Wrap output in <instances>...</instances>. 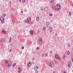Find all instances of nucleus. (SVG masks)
<instances>
[{
  "label": "nucleus",
  "mask_w": 73,
  "mask_h": 73,
  "mask_svg": "<svg viewBox=\"0 0 73 73\" xmlns=\"http://www.w3.org/2000/svg\"><path fill=\"white\" fill-rule=\"evenodd\" d=\"M45 28H46L45 27H44V29H43V30L44 31L45 30Z\"/></svg>",
  "instance_id": "28"
},
{
  "label": "nucleus",
  "mask_w": 73,
  "mask_h": 73,
  "mask_svg": "<svg viewBox=\"0 0 73 73\" xmlns=\"http://www.w3.org/2000/svg\"><path fill=\"white\" fill-rule=\"evenodd\" d=\"M64 59L65 58V56H64Z\"/></svg>",
  "instance_id": "40"
},
{
  "label": "nucleus",
  "mask_w": 73,
  "mask_h": 73,
  "mask_svg": "<svg viewBox=\"0 0 73 73\" xmlns=\"http://www.w3.org/2000/svg\"><path fill=\"white\" fill-rule=\"evenodd\" d=\"M10 62H11V63H12V62H11V60H10Z\"/></svg>",
  "instance_id": "48"
},
{
  "label": "nucleus",
  "mask_w": 73,
  "mask_h": 73,
  "mask_svg": "<svg viewBox=\"0 0 73 73\" xmlns=\"http://www.w3.org/2000/svg\"><path fill=\"white\" fill-rule=\"evenodd\" d=\"M61 7V5L60 4H58L56 5V6L55 7V9L56 11H58L59 10H60V7Z\"/></svg>",
  "instance_id": "1"
},
{
  "label": "nucleus",
  "mask_w": 73,
  "mask_h": 73,
  "mask_svg": "<svg viewBox=\"0 0 73 73\" xmlns=\"http://www.w3.org/2000/svg\"><path fill=\"white\" fill-rule=\"evenodd\" d=\"M53 73H55V71H54L53 72Z\"/></svg>",
  "instance_id": "45"
},
{
  "label": "nucleus",
  "mask_w": 73,
  "mask_h": 73,
  "mask_svg": "<svg viewBox=\"0 0 73 73\" xmlns=\"http://www.w3.org/2000/svg\"><path fill=\"white\" fill-rule=\"evenodd\" d=\"M38 71H36V72H35V73H38Z\"/></svg>",
  "instance_id": "30"
},
{
  "label": "nucleus",
  "mask_w": 73,
  "mask_h": 73,
  "mask_svg": "<svg viewBox=\"0 0 73 73\" xmlns=\"http://www.w3.org/2000/svg\"><path fill=\"white\" fill-rule=\"evenodd\" d=\"M8 61H7V62H8Z\"/></svg>",
  "instance_id": "54"
},
{
  "label": "nucleus",
  "mask_w": 73,
  "mask_h": 73,
  "mask_svg": "<svg viewBox=\"0 0 73 73\" xmlns=\"http://www.w3.org/2000/svg\"><path fill=\"white\" fill-rule=\"evenodd\" d=\"M42 11H43V9H42Z\"/></svg>",
  "instance_id": "52"
},
{
  "label": "nucleus",
  "mask_w": 73,
  "mask_h": 73,
  "mask_svg": "<svg viewBox=\"0 0 73 73\" xmlns=\"http://www.w3.org/2000/svg\"><path fill=\"white\" fill-rule=\"evenodd\" d=\"M11 42V37H10V39H9V42Z\"/></svg>",
  "instance_id": "16"
},
{
  "label": "nucleus",
  "mask_w": 73,
  "mask_h": 73,
  "mask_svg": "<svg viewBox=\"0 0 73 73\" xmlns=\"http://www.w3.org/2000/svg\"><path fill=\"white\" fill-rule=\"evenodd\" d=\"M54 0H52L51 2H54Z\"/></svg>",
  "instance_id": "34"
},
{
  "label": "nucleus",
  "mask_w": 73,
  "mask_h": 73,
  "mask_svg": "<svg viewBox=\"0 0 73 73\" xmlns=\"http://www.w3.org/2000/svg\"><path fill=\"white\" fill-rule=\"evenodd\" d=\"M72 6H73V4H72Z\"/></svg>",
  "instance_id": "53"
},
{
  "label": "nucleus",
  "mask_w": 73,
  "mask_h": 73,
  "mask_svg": "<svg viewBox=\"0 0 73 73\" xmlns=\"http://www.w3.org/2000/svg\"><path fill=\"white\" fill-rule=\"evenodd\" d=\"M72 62H73V59H72Z\"/></svg>",
  "instance_id": "50"
},
{
  "label": "nucleus",
  "mask_w": 73,
  "mask_h": 73,
  "mask_svg": "<svg viewBox=\"0 0 73 73\" xmlns=\"http://www.w3.org/2000/svg\"><path fill=\"white\" fill-rule=\"evenodd\" d=\"M0 21H1V23H2L3 24V23H4V19H0Z\"/></svg>",
  "instance_id": "4"
},
{
  "label": "nucleus",
  "mask_w": 73,
  "mask_h": 73,
  "mask_svg": "<svg viewBox=\"0 0 73 73\" xmlns=\"http://www.w3.org/2000/svg\"><path fill=\"white\" fill-rule=\"evenodd\" d=\"M36 68L37 69H38V66H36Z\"/></svg>",
  "instance_id": "44"
},
{
  "label": "nucleus",
  "mask_w": 73,
  "mask_h": 73,
  "mask_svg": "<svg viewBox=\"0 0 73 73\" xmlns=\"http://www.w3.org/2000/svg\"><path fill=\"white\" fill-rule=\"evenodd\" d=\"M38 41H42V39L41 38H38Z\"/></svg>",
  "instance_id": "8"
},
{
  "label": "nucleus",
  "mask_w": 73,
  "mask_h": 73,
  "mask_svg": "<svg viewBox=\"0 0 73 73\" xmlns=\"http://www.w3.org/2000/svg\"><path fill=\"white\" fill-rule=\"evenodd\" d=\"M55 57L56 58V59H58V56L57 55H56L55 56Z\"/></svg>",
  "instance_id": "11"
},
{
  "label": "nucleus",
  "mask_w": 73,
  "mask_h": 73,
  "mask_svg": "<svg viewBox=\"0 0 73 73\" xmlns=\"http://www.w3.org/2000/svg\"><path fill=\"white\" fill-rule=\"evenodd\" d=\"M70 52L69 51H68L67 52V55L69 56L70 54Z\"/></svg>",
  "instance_id": "13"
},
{
  "label": "nucleus",
  "mask_w": 73,
  "mask_h": 73,
  "mask_svg": "<svg viewBox=\"0 0 73 73\" xmlns=\"http://www.w3.org/2000/svg\"><path fill=\"white\" fill-rule=\"evenodd\" d=\"M72 49H73V48H72Z\"/></svg>",
  "instance_id": "55"
},
{
  "label": "nucleus",
  "mask_w": 73,
  "mask_h": 73,
  "mask_svg": "<svg viewBox=\"0 0 73 73\" xmlns=\"http://www.w3.org/2000/svg\"><path fill=\"white\" fill-rule=\"evenodd\" d=\"M50 32H52V27H50Z\"/></svg>",
  "instance_id": "12"
},
{
  "label": "nucleus",
  "mask_w": 73,
  "mask_h": 73,
  "mask_svg": "<svg viewBox=\"0 0 73 73\" xmlns=\"http://www.w3.org/2000/svg\"><path fill=\"white\" fill-rule=\"evenodd\" d=\"M54 62H55V64H56L57 63V62L56 61H54Z\"/></svg>",
  "instance_id": "41"
},
{
  "label": "nucleus",
  "mask_w": 73,
  "mask_h": 73,
  "mask_svg": "<svg viewBox=\"0 0 73 73\" xmlns=\"http://www.w3.org/2000/svg\"><path fill=\"white\" fill-rule=\"evenodd\" d=\"M68 47H70V44H68Z\"/></svg>",
  "instance_id": "29"
},
{
  "label": "nucleus",
  "mask_w": 73,
  "mask_h": 73,
  "mask_svg": "<svg viewBox=\"0 0 73 73\" xmlns=\"http://www.w3.org/2000/svg\"><path fill=\"white\" fill-rule=\"evenodd\" d=\"M69 15L70 16H71V12H69Z\"/></svg>",
  "instance_id": "26"
},
{
  "label": "nucleus",
  "mask_w": 73,
  "mask_h": 73,
  "mask_svg": "<svg viewBox=\"0 0 73 73\" xmlns=\"http://www.w3.org/2000/svg\"><path fill=\"white\" fill-rule=\"evenodd\" d=\"M5 64H6V65H7L8 67H9L11 66V64H8V62H7V60H5Z\"/></svg>",
  "instance_id": "3"
},
{
  "label": "nucleus",
  "mask_w": 73,
  "mask_h": 73,
  "mask_svg": "<svg viewBox=\"0 0 73 73\" xmlns=\"http://www.w3.org/2000/svg\"><path fill=\"white\" fill-rule=\"evenodd\" d=\"M21 71V68H18V73H20L19 72Z\"/></svg>",
  "instance_id": "10"
},
{
  "label": "nucleus",
  "mask_w": 73,
  "mask_h": 73,
  "mask_svg": "<svg viewBox=\"0 0 73 73\" xmlns=\"http://www.w3.org/2000/svg\"><path fill=\"white\" fill-rule=\"evenodd\" d=\"M19 2H21V0H19Z\"/></svg>",
  "instance_id": "35"
},
{
  "label": "nucleus",
  "mask_w": 73,
  "mask_h": 73,
  "mask_svg": "<svg viewBox=\"0 0 73 73\" xmlns=\"http://www.w3.org/2000/svg\"><path fill=\"white\" fill-rule=\"evenodd\" d=\"M30 63V62H29V63L27 64V67H29V66H31V64Z\"/></svg>",
  "instance_id": "9"
},
{
  "label": "nucleus",
  "mask_w": 73,
  "mask_h": 73,
  "mask_svg": "<svg viewBox=\"0 0 73 73\" xmlns=\"http://www.w3.org/2000/svg\"><path fill=\"white\" fill-rule=\"evenodd\" d=\"M31 19H27L26 20V23H27L28 22V21H31Z\"/></svg>",
  "instance_id": "5"
},
{
  "label": "nucleus",
  "mask_w": 73,
  "mask_h": 73,
  "mask_svg": "<svg viewBox=\"0 0 73 73\" xmlns=\"http://www.w3.org/2000/svg\"><path fill=\"white\" fill-rule=\"evenodd\" d=\"M68 64L70 65H71V62H69L68 63Z\"/></svg>",
  "instance_id": "17"
},
{
  "label": "nucleus",
  "mask_w": 73,
  "mask_h": 73,
  "mask_svg": "<svg viewBox=\"0 0 73 73\" xmlns=\"http://www.w3.org/2000/svg\"><path fill=\"white\" fill-rule=\"evenodd\" d=\"M50 16H52V14H49Z\"/></svg>",
  "instance_id": "18"
},
{
  "label": "nucleus",
  "mask_w": 73,
  "mask_h": 73,
  "mask_svg": "<svg viewBox=\"0 0 73 73\" xmlns=\"http://www.w3.org/2000/svg\"><path fill=\"white\" fill-rule=\"evenodd\" d=\"M0 19H3V17H1Z\"/></svg>",
  "instance_id": "39"
},
{
  "label": "nucleus",
  "mask_w": 73,
  "mask_h": 73,
  "mask_svg": "<svg viewBox=\"0 0 73 73\" xmlns=\"http://www.w3.org/2000/svg\"><path fill=\"white\" fill-rule=\"evenodd\" d=\"M34 70H35V71H36V70H37V68H34Z\"/></svg>",
  "instance_id": "19"
},
{
  "label": "nucleus",
  "mask_w": 73,
  "mask_h": 73,
  "mask_svg": "<svg viewBox=\"0 0 73 73\" xmlns=\"http://www.w3.org/2000/svg\"><path fill=\"white\" fill-rule=\"evenodd\" d=\"M21 13H23V11H21Z\"/></svg>",
  "instance_id": "46"
},
{
  "label": "nucleus",
  "mask_w": 73,
  "mask_h": 73,
  "mask_svg": "<svg viewBox=\"0 0 73 73\" xmlns=\"http://www.w3.org/2000/svg\"><path fill=\"white\" fill-rule=\"evenodd\" d=\"M2 41H3V39H1V40H0V41L1 42Z\"/></svg>",
  "instance_id": "32"
},
{
  "label": "nucleus",
  "mask_w": 73,
  "mask_h": 73,
  "mask_svg": "<svg viewBox=\"0 0 73 73\" xmlns=\"http://www.w3.org/2000/svg\"><path fill=\"white\" fill-rule=\"evenodd\" d=\"M46 25H49V22H47Z\"/></svg>",
  "instance_id": "15"
},
{
  "label": "nucleus",
  "mask_w": 73,
  "mask_h": 73,
  "mask_svg": "<svg viewBox=\"0 0 73 73\" xmlns=\"http://www.w3.org/2000/svg\"><path fill=\"white\" fill-rule=\"evenodd\" d=\"M3 17H5V14H3Z\"/></svg>",
  "instance_id": "20"
},
{
  "label": "nucleus",
  "mask_w": 73,
  "mask_h": 73,
  "mask_svg": "<svg viewBox=\"0 0 73 73\" xmlns=\"http://www.w3.org/2000/svg\"><path fill=\"white\" fill-rule=\"evenodd\" d=\"M44 54H42V57H44Z\"/></svg>",
  "instance_id": "36"
},
{
  "label": "nucleus",
  "mask_w": 73,
  "mask_h": 73,
  "mask_svg": "<svg viewBox=\"0 0 73 73\" xmlns=\"http://www.w3.org/2000/svg\"><path fill=\"white\" fill-rule=\"evenodd\" d=\"M50 66L51 67H52V68H53V67L54 66V63H53V62H50Z\"/></svg>",
  "instance_id": "2"
},
{
  "label": "nucleus",
  "mask_w": 73,
  "mask_h": 73,
  "mask_svg": "<svg viewBox=\"0 0 73 73\" xmlns=\"http://www.w3.org/2000/svg\"><path fill=\"white\" fill-rule=\"evenodd\" d=\"M10 52H12V50L11 49H10Z\"/></svg>",
  "instance_id": "42"
},
{
  "label": "nucleus",
  "mask_w": 73,
  "mask_h": 73,
  "mask_svg": "<svg viewBox=\"0 0 73 73\" xmlns=\"http://www.w3.org/2000/svg\"><path fill=\"white\" fill-rule=\"evenodd\" d=\"M36 19H39V17H37Z\"/></svg>",
  "instance_id": "47"
},
{
  "label": "nucleus",
  "mask_w": 73,
  "mask_h": 73,
  "mask_svg": "<svg viewBox=\"0 0 73 73\" xmlns=\"http://www.w3.org/2000/svg\"><path fill=\"white\" fill-rule=\"evenodd\" d=\"M70 66H71V65H70V64H68V67L70 68Z\"/></svg>",
  "instance_id": "25"
},
{
  "label": "nucleus",
  "mask_w": 73,
  "mask_h": 73,
  "mask_svg": "<svg viewBox=\"0 0 73 73\" xmlns=\"http://www.w3.org/2000/svg\"><path fill=\"white\" fill-rule=\"evenodd\" d=\"M36 19L37 21H38V20H39V19Z\"/></svg>",
  "instance_id": "31"
},
{
  "label": "nucleus",
  "mask_w": 73,
  "mask_h": 73,
  "mask_svg": "<svg viewBox=\"0 0 73 73\" xmlns=\"http://www.w3.org/2000/svg\"><path fill=\"white\" fill-rule=\"evenodd\" d=\"M36 50H38L39 49V47H38L36 48Z\"/></svg>",
  "instance_id": "27"
},
{
  "label": "nucleus",
  "mask_w": 73,
  "mask_h": 73,
  "mask_svg": "<svg viewBox=\"0 0 73 73\" xmlns=\"http://www.w3.org/2000/svg\"><path fill=\"white\" fill-rule=\"evenodd\" d=\"M27 19H31V17H28L27 18Z\"/></svg>",
  "instance_id": "38"
},
{
  "label": "nucleus",
  "mask_w": 73,
  "mask_h": 73,
  "mask_svg": "<svg viewBox=\"0 0 73 73\" xmlns=\"http://www.w3.org/2000/svg\"><path fill=\"white\" fill-rule=\"evenodd\" d=\"M50 53H52V51H51L50 52Z\"/></svg>",
  "instance_id": "51"
},
{
  "label": "nucleus",
  "mask_w": 73,
  "mask_h": 73,
  "mask_svg": "<svg viewBox=\"0 0 73 73\" xmlns=\"http://www.w3.org/2000/svg\"><path fill=\"white\" fill-rule=\"evenodd\" d=\"M16 65V63H14L13 64V67H14V66H15Z\"/></svg>",
  "instance_id": "14"
},
{
  "label": "nucleus",
  "mask_w": 73,
  "mask_h": 73,
  "mask_svg": "<svg viewBox=\"0 0 73 73\" xmlns=\"http://www.w3.org/2000/svg\"><path fill=\"white\" fill-rule=\"evenodd\" d=\"M57 35V34H55V36H56Z\"/></svg>",
  "instance_id": "49"
},
{
  "label": "nucleus",
  "mask_w": 73,
  "mask_h": 73,
  "mask_svg": "<svg viewBox=\"0 0 73 73\" xmlns=\"http://www.w3.org/2000/svg\"><path fill=\"white\" fill-rule=\"evenodd\" d=\"M48 53H46L45 54V55L46 56H48Z\"/></svg>",
  "instance_id": "24"
},
{
  "label": "nucleus",
  "mask_w": 73,
  "mask_h": 73,
  "mask_svg": "<svg viewBox=\"0 0 73 73\" xmlns=\"http://www.w3.org/2000/svg\"><path fill=\"white\" fill-rule=\"evenodd\" d=\"M22 49H24V46H22Z\"/></svg>",
  "instance_id": "23"
},
{
  "label": "nucleus",
  "mask_w": 73,
  "mask_h": 73,
  "mask_svg": "<svg viewBox=\"0 0 73 73\" xmlns=\"http://www.w3.org/2000/svg\"><path fill=\"white\" fill-rule=\"evenodd\" d=\"M58 60H61V58H58Z\"/></svg>",
  "instance_id": "33"
},
{
  "label": "nucleus",
  "mask_w": 73,
  "mask_h": 73,
  "mask_svg": "<svg viewBox=\"0 0 73 73\" xmlns=\"http://www.w3.org/2000/svg\"><path fill=\"white\" fill-rule=\"evenodd\" d=\"M33 30H31L30 31V33L31 35H33Z\"/></svg>",
  "instance_id": "6"
},
{
  "label": "nucleus",
  "mask_w": 73,
  "mask_h": 73,
  "mask_svg": "<svg viewBox=\"0 0 73 73\" xmlns=\"http://www.w3.org/2000/svg\"><path fill=\"white\" fill-rule=\"evenodd\" d=\"M35 60V58H33V60H32L33 61V60Z\"/></svg>",
  "instance_id": "37"
},
{
  "label": "nucleus",
  "mask_w": 73,
  "mask_h": 73,
  "mask_svg": "<svg viewBox=\"0 0 73 73\" xmlns=\"http://www.w3.org/2000/svg\"><path fill=\"white\" fill-rule=\"evenodd\" d=\"M2 33H3V34H5L6 33V32L5 31V30H3L2 31Z\"/></svg>",
  "instance_id": "7"
},
{
  "label": "nucleus",
  "mask_w": 73,
  "mask_h": 73,
  "mask_svg": "<svg viewBox=\"0 0 73 73\" xmlns=\"http://www.w3.org/2000/svg\"><path fill=\"white\" fill-rule=\"evenodd\" d=\"M66 73L65 71H64V72H63V73Z\"/></svg>",
  "instance_id": "43"
},
{
  "label": "nucleus",
  "mask_w": 73,
  "mask_h": 73,
  "mask_svg": "<svg viewBox=\"0 0 73 73\" xmlns=\"http://www.w3.org/2000/svg\"><path fill=\"white\" fill-rule=\"evenodd\" d=\"M12 22L13 23V24H14V23L15 22V20H13Z\"/></svg>",
  "instance_id": "21"
},
{
  "label": "nucleus",
  "mask_w": 73,
  "mask_h": 73,
  "mask_svg": "<svg viewBox=\"0 0 73 73\" xmlns=\"http://www.w3.org/2000/svg\"><path fill=\"white\" fill-rule=\"evenodd\" d=\"M22 1H23V3H25V0H22Z\"/></svg>",
  "instance_id": "22"
}]
</instances>
